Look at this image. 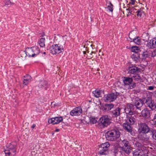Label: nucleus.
<instances>
[{"mask_svg": "<svg viewBox=\"0 0 156 156\" xmlns=\"http://www.w3.org/2000/svg\"><path fill=\"white\" fill-rule=\"evenodd\" d=\"M98 126L101 128L107 127L110 124V119L107 115L101 117L98 121Z\"/></svg>", "mask_w": 156, "mask_h": 156, "instance_id": "3", "label": "nucleus"}, {"mask_svg": "<svg viewBox=\"0 0 156 156\" xmlns=\"http://www.w3.org/2000/svg\"><path fill=\"white\" fill-rule=\"evenodd\" d=\"M131 34V33H129V37L130 38V35Z\"/></svg>", "mask_w": 156, "mask_h": 156, "instance_id": "48", "label": "nucleus"}, {"mask_svg": "<svg viewBox=\"0 0 156 156\" xmlns=\"http://www.w3.org/2000/svg\"><path fill=\"white\" fill-rule=\"evenodd\" d=\"M119 144L120 146H122V150L126 154H129L131 152L130 145L127 140H124L121 141Z\"/></svg>", "mask_w": 156, "mask_h": 156, "instance_id": "4", "label": "nucleus"}, {"mask_svg": "<svg viewBox=\"0 0 156 156\" xmlns=\"http://www.w3.org/2000/svg\"><path fill=\"white\" fill-rule=\"evenodd\" d=\"M154 92H155V94H156V91H155Z\"/></svg>", "mask_w": 156, "mask_h": 156, "instance_id": "50", "label": "nucleus"}, {"mask_svg": "<svg viewBox=\"0 0 156 156\" xmlns=\"http://www.w3.org/2000/svg\"><path fill=\"white\" fill-rule=\"evenodd\" d=\"M153 120H154L155 122H156V113L154 115V118Z\"/></svg>", "mask_w": 156, "mask_h": 156, "instance_id": "44", "label": "nucleus"}, {"mask_svg": "<svg viewBox=\"0 0 156 156\" xmlns=\"http://www.w3.org/2000/svg\"><path fill=\"white\" fill-rule=\"evenodd\" d=\"M131 51L132 52H135L136 54L140 51V48L136 46H133L131 48Z\"/></svg>", "mask_w": 156, "mask_h": 156, "instance_id": "28", "label": "nucleus"}, {"mask_svg": "<svg viewBox=\"0 0 156 156\" xmlns=\"http://www.w3.org/2000/svg\"><path fill=\"white\" fill-rule=\"evenodd\" d=\"M93 51H92L91 53H93Z\"/></svg>", "mask_w": 156, "mask_h": 156, "instance_id": "52", "label": "nucleus"}, {"mask_svg": "<svg viewBox=\"0 0 156 156\" xmlns=\"http://www.w3.org/2000/svg\"><path fill=\"white\" fill-rule=\"evenodd\" d=\"M120 136V132L117 129H112L108 131L105 134L106 139L109 141H115Z\"/></svg>", "mask_w": 156, "mask_h": 156, "instance_id": "1", "label": "nucleus"}, {"mask_svg": "<svg viewBox=\"0 0 156 156\" xmlns=\"http://www.w3.org/2000/svg\"><path fill=\"white\" fill-rule=\"evenodd\" d=\"M123 127L124 129L127 132L131 133L132 131V128L130 125L126 122L123 124Z\"/></svg>", "mask_w": 156, "mask_h": 156, "instance_id": "22", "label": "nucleus"}, {"mask_svg": "<svg viewBox=\"0 0 156 156\" xmlns=\"http://www.w3.org/2000/svg\"><path fill=\"white\" fill-rule=\"evenodd\" d=\"M4 152L5 154V156H15L16 152V149H15L14 154L13 153V151L11 149H5Z\"/></svg>", "mask_w": 156, "mask_h": 156, "instance_id": "21", "label": "nucleus"}, {"mask_svg": "<svg viewBox=\"0 0 156 156\" xmlns=\"http://www.w3.org/2000/svg\"><path fill=\"white\" fill-rule=\"evenodd\" d=\"M123 107H124L123 111L125 112L127 115L133 114L135 112V107L134 105L131 104H128L126 107L124 106Z\"/></svg>", "mask_w": 156, "mask_h": 156, "instance_id": "9", "label": "nucleus"}, {"mask_svg": "<svg viewBox=\"0 0 156 156\" xmlns=\"http://www.w3.org/2000/svg\"><path fill=\"white\" fill-rule=\"evenodd\" d=\"M144 103H145L151 110L153 111L156 108V105L154 103V101L152 100V97L149 95L146 98H144Z\"/></svg>", "mask_w": 156, "mask_h": 156, "instance_id": "5", "label": "nucleus"}, {"mask_svg": "<svg viewBox=\"0 0 156 156\" xmlns=\"http://www.w3.org/2000/svg\"><path fill=\"white\" fill-rule=\"evenodd\" d=\"M48 84L47 82L46 81H41L38 84V86L41 89L44 87Z\"/></svg>", "mask_w": 156, "mask_h": 156, "instance_id": "27", "label": "nucleus"}, {"mask_svg": "<svg viewBox=\"0 0 156 156\" xmlns=\"http://www.w3.org/2000/svg\"><path fill=\"white\" fill-rule=\"evenodd\" d=\"M127 11V16L128 15H129L131 14L132 11L129 9H126Z\"/></svg>", "mask_w": 156, "mask_h": 156, "instance_id": "39", "label": "nucleus"}, {"mask_svg": "<svg viewBox=\"0 0 156 156\" xmlns=\"http://www.w3.org/2000/svg\"><path fill=\"white\" fill-rule=\"evenodd\" d=\"M25 51L27 56L34 57L39 53L40 50L37 47L34 46L26 48Z\"/></svg>", "mask_w": 156, "mask_h": 156, "instance_id": "2", "label": "nucleus"}, {"mask_svg": "<svg viewBox=\"0 0 156 156\" xmlns=\"http://www.w3.org/2000/svg\"><path fill=\"white\" fill-rule=\"evenodd\" d=\"M90 122L92 124H95L97 122V120L94 118L91 117L90 118Z\"/></svg>", "mask_w": 156, "mask_h": 156, "instance_id": "36", "label": "nucleus"}, {"mask_svg": "<svg viewBox=\"0 0 156 156\" xmlns=\"http://www.w3.org/2000/svg\"><path fill=\"white\" fill-rule=\"evenodd\" d=\"M31 81V77L29 75H27L24 76L23 83L24 85H27Z\"/></svg>", "mask_w": 156, "mask_h": 156, "instance_id": "24", "label": "nucleus"}, {"mask_svg": "<svg viewBox=\"0 0 156 156\" xmlns=\"http://www.w3.org/2000/svg\"><path fill=\"white\" fill-rule=\"evenodd\" d=\"M133 156H145L144 151L142 149H137L133 151Z\"/></svg>", "mask_w": 156, "mask_h": 156, "instance_id": "17", "label": "nucleus"}, {"mask_svg": "<svg viewBox=\"0 0 156 156\" xmlns=\"http://www.w3.org/2000/svg\"><path fill=\"white\" fill-rule=\"evenodd\" d=\"M147 46L150 48H153L156 47V38L151 40L147 43Z\"/></svg>", "mask_w": 156, "mask_h": 156, "instance_id": "20", "label": "nucleus"}, {"mask_svg": "<svg viewBox=\"0 0 156 156\" xmlns=\"http://www.w3.org/2000/svg\"><path fill=\"white\" fill-rule=\"evenodd\" d=\"M83 110L80 107H77L74 108L70 113V115L73 116L80 115L82 112Z\"/></svg>", "mask_w": 156, "mask_h": 156, "instance_id": "11", "label": "nucleus"}, {"mask_svg": "<svg viewBox=\"0 0 156 156\" xmlns=\"http://www.w3.org/2000/svg\"><path fill=\"white\" fill-rule=\"evenodd\" d=\"M133 41L137 45H141L142 43L141 40L139 37H137L133 39Z\"/></svg>", "mask_w": 156, "mask_h": 156, "instance_id": "29", "label": "nucleus"}, {"mask_svg": "<svg viewBox=\"0 0 156 156\" xmlns=\"http://www.w3.org/2000/svg\"><path fill=\"white\" fill-rule=\"evenodd\" d=\"M134 107L137 109H140V108L144 104L143 100H142L140 99L136 100L134 101Z\"/></svg>", "mask_w": 156, "mask_h": 156, "instance_id": "18", "label": "nucleus"}, {"mask_svg": "<svg viewBox=\"0 0 156 156\" xmlns=\"http://www.w3.org/2000/svg\"><path fill=\"white\" fill-rule=\"evenodd\" d=\"M139 71V69L135 66L130 67L129 69V73L131 74H134Z\"/></svg>", "mask_w": 156, "mask_h": 156, "instance_id": "23", "label": "nucleus"}, {"mask_svg": "<svg viewBox=\"0 0 156 156\" xmlns=\"http://www.w3.org/2000/svg\"><path fill=\"white\" fill-rule=\"evenodd\" d=\"M142 55L144 58H145L148 56V52L147 51L144 52Z\"/></svg>", "mask_w": 156, "mask_h": 156, "instance_id": "37", "label": "nucleus"}, {"mask_svg": "<svg viewBox=\"0 0 156 156\" xmlns=\"http://www.w3.org/2000/svg\"><path fill=\"white\" fill-rule=\"evenodd\" d=\"M145 136H146V135H145Z\"/></svg>", "mask_w": 156, "mask_h": 156, "instance_id": "51", "label": "nucleus"}, {"mask_svg": "<svg viewBox=\"0 0 156 156\" xmlns=\"http://www.w3.org/2000/svg\"><path fill=\"white\" fill-rule=\"evenodd\" d=\"M10 3V2L9 1V0H8V2L7 3L6 2L5 4V5H8Z\"/></svg>", "mask_w": 156, "mask_h": 156, "instance_id": "45", "label": "nucleus"}, {"mask_svg": "<svg viewBox=\"0 0 156 156\" xmlns=\"http://www.w3.org/2000/svg\"><path fill=\"white\" fill-rule=\"evenodd\" d=\"M93 94L96 98L101 97V93L99 90H96L92 92Z\"/></svg>", "mask_w": 156, "mask_h": 156, "instance_id": "26", "label": "nucleus"}, {"mask_svg": "<svg viewBox=\"0 0 156 156\" xmlns=\"http://www.w3.org/2000/svg\"><path fill=\"white\" fill-rule=\"evenodd\" d=\"M135 146L137 147H138L139 148L143 146V145L141 144L140 143L136 142L135 144Z\"/></svg>", "mask_w": 156, "mask_h": 156, "instance_id": "38", "label": "nucleus"}, {"mask_svg": "<svg viewBox=\"0 0 156 156\" xmlns=\"http://www.w3.org/2000/svg\"><path fill=\"white\" fill-rule=\"evenodd\" d=\"M131 78L133 79V80L136 81H141V77L138 74L134 75Z\"/></svg>", "mask_w": 156, "mask_h": 156, "instance_id": "30", "label": "nucleus"}, {"mask_svg": "<svg viewBox=\"0 0 156 156\" xmlns=\"http://www.w3.org/2000/svg\"><path fill=\"white\" fill-rule=\"evenodd\" d=\"M131 57L135 61H137L140 58V55L136 53L132 55Z\"/></svg>", "mask_w": 156, "mask_h": 156, "instance_id": "31", "label": "nucleus"}, {"mask_svg": "<svg viewBox=\"0 0 156 156\" xmlns=\"http://www.w3.org/2000/svg\"><path fill=\"white\" fill-rule=\"evenodd\" d=\"M63 120V118L62 116L56 117L48 119V122L49 123L53 124H57L62 122Z\"/></svg>", "mask_w": 156, "mask_h": 156, "instance_id": "13", "label": "nucleus"}, {"mask_svg": "<svg viewBox=\"0 0 156 156\" xmlns=\"http://www.w3.org/2000/svg\"><path fill=\"white\" fill-rule=\"evenodd\" d=\"M151 113V111L147 108L143 109L141 112V115L145 119H149Z\"/></svg>", "mask_w": 156, "mask_h": 156, "instance_id": "12", "label": "nucleus"}, {"mask_svg": "<svg viewBox=\"0 0 156 156\" xmlns=\"http://www.w3.org/2000/svg\"><path fill=\"white\" fill-rule=\"evenodd\" d=\"M110 144L108 142H106L101 144L99 148V154L101 155H106L108 154V150Z\"/></svg>", "mask_w": 156, "mask_h": 156, "instance_id": "6", "label": "nucleus"}, {"mask_svg": "<svg viewBox=\"0 0 156 156\" xmlns=\"http://www.w3.org/2000/svg\"><path fill=\"white\" fill-rule=\"evenodd\" d=\"M144 144H145V142L146 141H147L149 139V137L148 136L146 137H144Z\"/></svg>", "mask_w": 156, "mask_h": 156, "instance_id": "41", "label": "nucleus"}, {"mask_svg": "<svg viewBox=\"0 0 156 156\" xmlns=\"http://www.w3.org/2000/svg\"><path fill=\"white\" fill-rule=\"evenodd\" d=\"M35 124H34L32 126V128H34L35 126Z\"/></svg>", "mask_w": 156, "mask_h": 156, "instance_id": "46", "label": "nucleus"}, {"mask_svg": "<svg viewBox=\"0 0 156 156\" xmlns=\"http://www.w3.org/2000/svg\"><path fill=\"white\" fill-rule=\"evenodd\" d=\"M51 52L53 54H58L63 51V46L59 44H54L52 45L50 48Z\"/></svg>", "mask_w": 156, "mask_h": 156, "instance_id": "7", "label": "nucleus"}, {"mask_svg": "<svg viewBox=\"0 0 156 156\" xmlns=\"http://www.w3.org/2000/svg\"><path fill=\"white\" fill-rule=\"evenodd\" d=\"M127 119L126 122L130 125L134 124L136 122V120L135 117V115L133 114L127 115Z\"/></svg>", "mask_w": 156, "mask_h": 156, "instance_id": "14", "label": "nucleus"}, {"mask_svg": "<svg viewBox=\"0 0 156 156\" xmlns=\"http://www.w3.org/2000/svg\"><path fill=\"white\" fill-rule=\"evenodd\" d=\"M6 149H11L13 151V153L14 154V151H15V149H16V146L11 143L8 144L6 145Z\"/></svg>", "mask_w": 156, "mask_h": 156, "instance_id": "25", "label": "nucleus"}, {"mask_svg": "<svg viewBox=\"0 0 156 156\" xmlns=\"http://www.w3.org/2000/svg\"><path fill=\"white\" fill-rule=\"evenodd\" d=\"M155 56H156V49L152 52L151 55V56L153 57Z\"/></svg>", "mask_w": 156, "mask_h": 156, "instance_id": "40", "label": "nucleus"}, {"mask_svg": "<svg viewBox=\"0 0 156 156\" xmlns=\"http://www.w3.org/2000/svg\"><path fill=\"white\" fill-rule=\"evenodd\" d=\"M44 38H41L39 41V44L41 47H44Z\"/></svg>", "mask_w": 156, "mask_h": 156, "instance_id": "33", "label": "nucleus"}, {"mask_svg": "<svg viewBox=\"0 0 156 156\" xmlns=\"http://www.w3.org/2000/svg\"><path fill=\"white\" fill-rule=\"evenodd\" d=\"M135 2V0H130L129 3L132 5H134Z\"/></svg>", "mask_w": 156, "mask_h": 156, "instance_id": "42", "label": "nucleus"}, {"mask_svg": "<svg viewBox=\"0 0 156 156\" xmlns=\"http://www.w3.org/2000/svg\"><path fill=\"white\" fill-rule=\"evenodd\" d=\"M133 80V78L129 77H124L122 79L123 82L124 86H128V87H129L130 88H131L130 85L132 84Z\"/></svg>", "mask_w": 156, "mask_h": 156, "instance_id": "15", "label": "nucleus"}, {"mask_svg": "<svg viewBox=\"0 0 156 156\" xmlns=\"http://www.w3.org/2000/svg\"><path fill=\"white\" fill-rule=\"evenodd\" d=\"M119 93L117 92L112 93L105 95L104 100L106 102L113 101L117 98Z\"/></svg>", "mask_w": 156, "mask_h": 156, "instance_id": "8", "label": "nucleus"}, {"mask_svg": "<svg viewBox=\"0 0 156 156\" xmlns=\"http://www.w3.org/2000/svg\"><path fill=\"white\" fill-rule=\"evenodd\" d=\"M122 109L119 107H117L112 111L110 112L111 115L113 117H117L119 115Z\"/></svg>", "mask_w": 156, "mask_h": 156, "instance_id": "16", "label": "nucleus"}, {"mask_svg": "<svg viewBox=\"0 0 156 156\" xmlns=\"http://www.w3.org/2000/svg\"><path fill=\"white\" fill-rule=\"evenodd\" d=\"M59 131V129H56L55 130V131L56 132H58V131Z\"/></svg>", "mask_w": 156, "mask_h": 156, "instance_id": "47", "label": "nucleus"}, {"mask_svg": "<svg viewBox=\"0 0 156 156\" xmlns=\"http://www.w3.org/2000/svg\"><path fill=\"white\" fill-rule=\"evenodd\" d=\"M83 52L84 54H85L86 53L85 51H83Z\"/></svg>", "mask_w": 156, "mask_h": 156, "instance_id": "49", "label": "nucleus"}, {"mask_svg": "<svg viewBox=\"0 0 156 156\" xmlns=\"http://www.w3.org/2000/svg\"><path fill=\"white\" fill-rule=\"evenodd\" d=\"M143 11L141 9H139L136 12V13H137V15L139 16L140 17H141L142 14L143 13Z\"/></svg>", "mask_w": 156, "mask_h": 156, "instance_id": "34", "label": "nucleus"}, {"mask_svg": "<svg viewBox=\"0 0 156 156\" xmlns=\"http://www.w3.org/2000/svg\"><path fill=\"white\" fill-rule=\"evenodd\" d=\"M113 5L111 3V2H110L109 5H108L107 6V9L110 11V12H112L113 10Z\"/></svg>", "mask_w": 156, "mask_h": 156, "instance_id": "35", "label": "nucleus"}, {"mask_svg": "<svg viewBox=\"0 0 156 156\" xmlns=\"http://www.w3.org/2000/svg\"><path fill=\"white\" fill-rule=\"evenodd\" d=\"M138 130L140 133H147L150 131L148 126L144 123H141L139 125Z\"/></svg>", "mask_w": 156, "mask_h": 156, "instance_id": "10", "label": "nucleus"}, {"mask_svg": "<svg viewBox=\"0 0 156 156\" xmlns=\"http://www.w3.org/2000/svg\"><path fill=\"white\" fill-rule=\"evenodd\" d=\"M151 133L152 137L156 140V130L154 129H151L150 130Z\"/></svg>", "mask_w": 156, "mask_h": 156, "instance_id": "32", "label": "nucleus"}, {"mask_svg": "<svg viewBox=\"0 0 156 156\" xmlns=\"http://www.w3.org/2000/svg\"><path fill=\"white\" fill-rule=\"evenodd\" d=\"M154 89V87L153 86H151L148 87V89L150 90H152Z\"/></svg>", "mask_w": 156, "mask_h": 156, "instance_id": "43", "label": "nucleus"}, {"mask_svg": "<svg viewBox=\"0 0 156 156\" xmlns=\"http://www.w3.org/2000/svg\"><path fill=\"white\" fill-rule=\"evenodd\" d=\"M114 105L112 104H106L103 106L101 107V109L104 112H107L113 108Z\"/></svg>", "mask_w": 156, "mask_h": 156, "instance_id": "19", "label": "nucleus"}]
</instances>
